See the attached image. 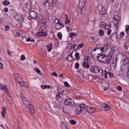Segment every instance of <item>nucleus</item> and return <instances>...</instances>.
<instances>
[{
  "mask_svg": "<svg viewBox=\"0 0 129 129\" xmlns=\"http://www.w3.org/2000/svg\"><path fill=\"white\" fill-rule=\"evenodd\" d=\"M98 61L105 64H110L112 61V51L110 52L109 54L107 56L105 54L103 56H99Z\"/></svg>",
  "mask_w": 129,
  "mask_h": 129,
  "instance_id": "f257e3e1",
  "label": "nucleus"
},
{
  "mask_svg": "<svg viewBox=\"0 0 129 129\" xmlns=\"http://www.w3.org/2000/svg\"><path fill=\"white\" fill-rule=\"evenodd\" d=\"M110 49L109 45H105L102 47L100 48H95L94 50L95 51V52L96 54H97L98 56H97V60H98L99 57H100V56H103L105 54V53H103L105 52H107V51H108Z\"/></svg>",
  "mask_w": 129,
  "mask_h": 129,
  "instance_id": "f03ea898",
  "label": "nucleus"
},
{
  "mask_svg": "<svg viewBox=\"0 0 129 129\" xmlns=\"http://www.w3.org/2000/svg\"><path fill=\"white\" fill-rule=\"evenodd\" d=\"M22 102L25 105V107H27V108L29 109L32 114H35V109H34V106H33V105L31 104V102L29 101L27 98L25 97H23Z\"/></svg>",
  "mask_w": 129,
  "mask_h": 129,
  "instance_id": "7ed1b4c3",
  "label": "nucleus"
},
{
  "mask_svg": "<svg viewBox=\"0 0 129 129\" xmlns=\"http://www.w3.org/2000/svg\"><path fill=\"white\" fill-rule=\"evenodd\" d=\"M84 108H85V104H77L75 110L76 114H80V113H81V112L84 110Z\"/></svg>",
  "mask_w": 129,
  "mask_h": 129,
  "instance_id": "20e7f679",
  "label": "nucleus"
},
{
  "mask_svg": "<svg viewBox=\"0 0 129 129\" xmlns=\"http://www.w3.org/2000/svg\"><path fill=\"white\" fill-rule=\"evenodd\" d=\"M24 18H25V16L22 15V14H17L15 16V19L16 21H17L18 22V25H20V28H22V27H23Z\"/></svg>",
  "mask_w": 129,
  "mask_h": 129,
  "instance_id": "39448f33",
  "label": "nucleus"
},
{
  "mask_svg": "<svg viewBox=\"0 0 129 129\" xmlns=\"http://www.w3.org/2000/svg\"><path fill=\"white\" fill-rule=\"evenodd\" d=\"M90 57L88 56H87L85 57L84 60L82 64L83 67H84L87 69H89V68H90V64H89V62H90Z\"/></svg>",
  "mask_w": 129,
  "mask_h": 129,
  "instance_id": "423d86ee",
  "label": "nucleus"
},
{
  "mask_svg": "<svg viewBox=\"0 0 129 129\" xmlns=\"http://www.w3.org/2000/svg\"><path fill=\"white\" fill-rule=\"evenodd\" d=\"M97 10L98 11L100 15H103L104 16H105V15H106V10H105V8H104V7H103V5H98Z\"/></svg>",
  "mask_w": 129,
  "mask_h": 129,
  "instance_id": "0eeeda50",
  "label": "nucleus"
},
{
  "mask_svg": "<svg viewBox=\"0 0 129 129\" xmlns=\"http://www.w3.org/2000/svg\"><path fill=\"white\" fill-rule=\"evenodd\" d=\"M28 19L29 20H31L32 19L38 20V14L35 11H31L29 14Z\"/></svg>",
  "mask_w": 129,
  "mask_h": 129,
  "instance_id": "6e6552de",
  "label": "nucleus"
},
{
  "mask_svg": "<svg viewBox=\"0 0 129 129\" xmlns=\"http://www.w3.org/2000/svg\"><path fill=\"white\" fill-rule=\"evenodd\" d=\"M55 25V28L56 30H60L64 27V25H62V23H61V22H60V20L56 19L54 22Z\"/></svg>",
  "mask_w": 129,
  "mask_h": 129,
  "instance_id": "1a4fd4ad",
  "label": "nucleus"
},
{
  "mask_svg": "<svg viewBox=\"0 0 129 129\" xmlns=\"http://www.w3.org/2000/svg\"><path fill=\"white\" fill-rule=\"evenodd\" d=\"M100 70V68L96 66H92L90 68V71L92 73H99Z\"/></svg>",
  "mask_w": 129,
  "mask_h": 129,
  "instance_id": "9d476101",
  "label": "nucleus"
},
{
  "mask_svg": "<svg viewBox=\"0 0 129 129\" xmlns=\"http://www.w3.org/2000/svg\"><path fill=\"white\" fill-rule=\"evenodd\" d=\"M102 75L105 77V78L107 79L109 76L110 78L112 77L113 74L110 72L106 71V70H102Z\"/></svg>",
  "mask_w": 129,
  "mask_h": 129,
  "instance_id": "9b49d317",
  "label": "nucleus"
},
{
  "mask_svg": "<svg viewBox=\"0 0 129 129\" xmlns=\"http://www.w3.org/2000/svg\"><path fill=\"white\" fill-rule=\"evenodd\" d=\"M85 111L88 112V113H93V112H95L96 111V109L94 108V107H91L89 106H87L85 108Z\"/></svg>",
  "mask_w": 129,
  "mask_h": 129,
  "instance_id": "f8f14e48",
  "label": "nucleus"
},
{
  "mask_svg": "<svg viewBox=\"0 0 129 129\" xmlns=\"http://www.w3.org/2000/svg\"><path fill=\"white\" fill-rule=\"evenodd\" d=\"M49 3V1H43L42 5L43 6V8H41V11H47V10H49L50 8H49V4H48V6H47V4Z\"/></svg>",
  "mask_w": 129,
  "mask_h": 129,
  "instance_id": "ddd939ff",
  "label": "nucleus"
},
{
  "mask_svg": "<svg viewBox=\"0 0 129 129\" xmlns=\"http://www.w3.org/2000/svg\"><path fill=\"white\" fill-rule=\"evenodd\" d=\"M14 79L18 82V83H19V84H20L23 80L22 77H21L20 75L18 74H14Z\"/></svg>",
  "mask_w": 129,
  "mask_h": 129,
  "instance_id": "4468645a",
  "label": "nucleus"
},
{
  "mask_svg": "<svg viewBox=\"0 0 129 129\" xmlns=\"http://www.w3.org/2000/svg\"><path fill=\"white\" fill-rule=\"evenodd\" d=\"M73 101L72 100V99L69 98L68 99H66L64 101V104L65 105H70L71 106H72L73 105Z\"/></svg>",
  "mask_w": 129,
  "mask_h": 129,
  "instance_id": "2eb2a0df",
  "label": "nucleus"
},
{
  "mask_svg": "<svg viewBox=\"0 0 129 129\" xmlns=\"http://www.w3.org/2000/svg\"><path fill=\"white\" fill-rule=\"evenodd\" d=\"M86 4V0H80L79 7L81 10H83Z\"/></svg>",
  "mask_w": 129,
  "mask_h": 129,
  "instance_id": "dca6fc26",
  "label": "nucleus"
},
{
  "mask_svg": "<svg viewBox=\"0 0 129 129\" xmlns=\"http://www.w3.org/2000/svg\"><path fill=\"white\" fill-rule=\"evenodd\" d=\"M0 89L1 90H4L5 93H8L9 92V89H8L6 85L4 84H0Z\"/></svg>",
  "mask_w": 129,
  "mask_h": 129,
  "instance_id": "f3484780",
  "label": "nucleus"
},
{
  "mask_svg": "<svg viewBox=\"0 0 129 129\" xmlns=\"http://www.w3.org/2000/svg\"><path fill=\"white\" fill-rule=\"evenodd\" d=\"M47 36V32L46 31L37 32L36 34V36L38 37H46Z\"/></svg>",
  "mask_w": 129,
  "mask_h": 129,
  "instance_id": "a211bd4d",
  "label": "nucleus"
},
{
  "mask_svg": "<svg viewBox=\"0 0 129 129\" xmlns=\"http://www.w3.org/2000/svg\"><path fill=\"white\" fill-rule=\"evenodd\" d=\"M123 59L124 60L123 62V65H129V57H126V56H123Z\"/></svg>",
  "mask_w": 129,
  "mask_h": 129,
  "instance_id": "6ab92c4d",
  "label": "nucleus"
},
{
  "mask_svg": "<svg viewBox=\"0 0 129 129\" xmlns=\"http://www.w3.org/2000/svg\"><path fill=\"white\" fill-rule=\"evenodd\" d=\"M2 117H4V118H5V117H6V113H7V110H8V109L7 108V107L4 106L2 108Z\"/></svg>",
  "mask_w": 129,
  "mask_h": 129,
  "instance_id": "aec40b11",
  "label": "nucleus"
},
{
  "mask_svg": "<svg viewBox=\"0 0 129 129\" xmlns=\"http://www.w3.org/2000/svg\"><path fill=\"white\" fill-rule=\"evenodd\" d=\"M103 107H104L105 110L106 111H108L109 109H110V107L108 105V104L105 103H103L102 104Z\"/></svg>",
  "mask_w": 129,
  "mask_h": 129,
  "instance_id": "412c9836",
  "label": "nucleus"
},
{
  "mask_svg": "<svg viewBox=\"0 0 129 129\" xmlns=\"http://www.w3.org/2000/svg\"><path fill=\"white\" fill-rule=\"evenodd\" d=\"M21 87H27L28 88H29V86L28 85V84L27 83V82L24 81L23 80H22L21 83L19 84Z\"/></svg>",
  "mask_w": 129,
  "mask_h": 129,
  "instance_id": "4be33fe9",
  "label": "nucleus"
},
{
  "mask_svg": "<svg viewBox=\"0 0 129 129\" xmlns=\"http://www.w3.org/2000/svg\"><path fill=\"white\" fill-rule=\"evenodd\" d=\"M117 18H118V16H116L114 17V21L113 22L114 25L115 26H117V25H118V23H119V21H118V19H117Z\"/></svg>",
  "mask_w": 129,
  "mask_h": 129,
  "instance_id": "5701e85b",
  "label": "nucleus"
},
{
  "mask_svg": "<svg viewBox=\"0 0 129 129\" xmlns=\"http://www.w3.org/2000/svg\"><path fill=\"white\" fill-rule=\"evenodd\" d=\"M60 126L62 129H68V127H67V124L64 122H62L60 123Z\"/></svg>",
  "mask_w": 129,
  "mask_h": 129,
  "instance_id": "b1692460",
  "label": "nucleus"
},
{
  "mask_svg": "<svg viewBox=\"0 0 129 129\" xmlns=\"http://www.w3.org/2000/svg\"><path fill=\"white\" fill-rule=\"evenodd\" d=\"M52 46L53 44L52 43H50L48 45L46 46L48 52L52 51V49H53Z\"/></svg>",
  "mask_w": 129,
  "mask_h": 129,
  "instance_id": "393cba45",
  "label": "nucleus"
},
{
  "mask_svg": "<svg viewBox=\"0 0 129 129\" xmlns=\"http://www.w3.org/2000/svg\"><path fill=\"white\" fill-rule=\"evenodd\" d=\"M66 16V21H65V24L66 25L70 24V19H69V18H68V16L67 15V14L65 15Z\"/></svg>",
  "mask_w": 129,
  "mask_h": 129,
  "instance_id": "a878e982",
  "label": "nucleus"
},
{
  "mask_svg": "<svg viewBox=\"0 0 129 129\" xmlns=\"http://www.w3.org/2000/svg\"><path fill=\"white\" fill-rule=\"evenodd\" d=\"M3 5H4V6H9V5H11V3L9 1L5 0L3 2Z\"/></svg>",
  "mask_w": 129,
  "mask_h": 129,
  "instance_id": "bb28decb",
  "label": "nucleus"
},
{
  "mask_svg": "<svg viewBox=\"0 0 129 129\" xmlns=\"http://www.w3.org/2000/svg\"><path fill=\"white\" fill-rule=\"evenodd\" d=\"M39 32H47V29L45 26H41L39 28Z\"/></svg>",
  "mask_w": 129,
  "mask_h": 129,
  "instance_id": "cd10ccee",
  "label": "nucleus"
},
{
  "mask_svg": "<svg viewBox=\"0 0 129 129\" xmlns=\"http://www.w3.org/2000/svg\"><path fill=\"white\" fill-rule=\"evenodd\" d=\"M49 3H48V8H51L52 6H53V4H54V0H49L48 1Z\"/></svg>",
  "mask_w": 129,
  "mask_h": 129,
  "instance_id": "c85d7f7f",
  "label": "nucleus"
},
{
  "mask_svg": "<svg viewBox=\"0 0 129 129\" xmlns=\"http://www.w3.org/2000/svg\"><path fill=\"white\" fill-rule=\"evenodd\" d=\"M77 36H78L77 33L72 32L70 34V38H73V37H77Z\"/></svg>",
  "mask_w": 129,
  "mask_h": 129,
  "instance_id": "c756f323",
  "label": "nucleus"
},
{
  "mask_svg": "<svg viewBox=\"0 0 129 129\" xmlns=\"http://www.w3.org/2000/svg\"><path fill=\"white\" fill-rule=\"evenodd\" d=\"M34 71L37 73V74H39V75H41V73L39 69H38V68H34Z\"/></svg>",
  "mask_w": 129,
  "mask_h": 129,
  "instance_id": "7c9ffc66",
  "label": "nucleus"
},
{
  "mask_svg": "<svg viewBox=\"0 0 129 129\" xmlns=\"http://www.w3.org/2000/svg\"><path fill=\"white\" fill-rule=\"evenodd\" d=\"M119 37L121 39H123V38L124 37V32H121L119 34Z\"/></svg>",
  "mask_w": 129,
  "mask_h": 129,
  "instance_id": "2f4dec72",
  "label": "nucleus"
},
{
  "mask_svg": "<svg viewBox=\"0 0 129 129\" xmlns=\"http://www.w3.org/2000/svg\"><path fill=\"white\" fill-rule=\"evenodd\" d=\"M123 47L124 50H127L128 49V44H127V42H124L123 43Z\"/></svg>",
  "mask_w": 129,
  "mask_h": 129,
  "instance_id": "473e14b6",
  "label": "nucleus"
},
{
  "mask_svg": "<svg viewBox=\"0 0 129 129\" xmlns=\"http://www.w3.org/2000/svg\"><path fill=\"white\" fill-rule=\"evenodd\" d=\"M72 48H73L75 51H76V50H78L79 48L78 45L76 44H72Z\"/></svg>",
  "mask_w": 129,
  "mask_h": 129,
  "instance_id": "72a5a7b5",
  "label": "nucleus"
},
{
  "mask_svg": "<svg viewBox=\"0 0 129 129\" xmlns=\"http://www.w3.org/2000/svg\"><path fill=\"white\" fill-rule=\"evenodd\" d=\"M80 53H79V52H76V53L75 54V56L77 60H80Z\"/></svg>",
  "mask_w": 129,
  "mask_h": 129,
  "instance_id": "f704fd0d",
  "label": "nucleus"
},
{
  "mask_svg": "<svg viewBox=\"0 0 129 129\" xmlns=\"http://www.w3.org/2000/svg\"><path fill=\"white\" fill-rule=\"evenodd\" d=\"M125 32L127 35H129V25H127L125 27Z\"/></svg>",
  "mask_w": 129,
  "mask_h": 129,
  "instance_id": "c9c22d12",
  "label": "nucleus"
},
{
  "mask_svg": "<svg viewBox=\"0 0 129 129\" xmlns=\"http://www.w3.org/2000/svg\"><path fill=\"white\" fill-rule=\"evenodd\" d=\"M105 26H106L105 22H101L100 24V27H101V28H105Z\"/></svg>",
  "mask_w": 129,
  "mask_h": 129,
  "instance_id": "e433bc0d",
  "label": "nucleus"
},
{
  "mask_svg": "<svg viewBox=\"0 0 129 129\" xmlns=\"http://www.w3.org/2000/svg\"><path fill=\"white\" fill-rule=\"evenodd\" d=\"M103 87H104V90H107V89H108V88L109 87V86L108 85V84L105 83Z\"/></svg>",
  "mask_w": 129,
  "mask_h": 129,
  "instance_id": "4c0bfd02",
  "label": "nucleus"
},
{
  "mask_svg": "<svg viewBox=\"0 0 129 129\" xmlns=\"http://www.w3.org/2000/svg\"><path fill=\"white\" fill-rule=\"evenodd\" d=\"M99 34L100 36H103V35H104V32H103V30H99Z\"/></svg>",
  "mask_w": 129,
  "mask_h": 129,
  "instance_id": "58836bf2",
  "label": "nucleus"
},
{
  "mask_svg": "<svg viewBox=\"0 0 129 129\" xmlns=\"http://www.w3.org/2000/svg\"><path fill=\"white\" fill-rule=\"evenodd\" d=\"M57 37H58L59 40H62V33H61V32H59L57 34Z\"/></svg>",
  "mask_w": 129,
  "mask_h": 129,
  "instance_id": "ea45409f",
  "label": "nucleus"
},
{
  "mask_svg": "<svg viewBox=\"0 0 129 129\" xmlns=\"http://www.w3.org/2000/svg\"><path fill=\"white\" fill-rule=\"evenodd\" d=\"M20 59L21 60V61H24V60H25L26 59V56H25V55L22 54L21 56Z\"/></svg>",
  "mask_w": 129,
  "mask_h": 129,
  "instance_id": "a19ab883",
  "label": "nucleus"
},
{
  "mask_svg": "<svg viewBox=\"0 0 129 129\" xmlns=\"http://www.w3.org/2000/svg\"><path fill=\"white\" fill-rule=\"evenodd\" d=\"M111 28V26L110 25H106L105 26V30H110V28Z\"/></svg>",
  "mask_w": 129,
  "mask_h": 129,
  "instance_id": "79ce46f5",
  "label": "nucleus"
},
{
  "mask_svg": "<svg viewBox=\"0 0 129 129\" xmlns=\"http://www.w3.org/2000/svg\"><path fill=\"white\" fill-rule=\"evenodd\" d=\"M70 122H71V123L72 124H76V122H77V121L74 120H71L70 121Z\"/></svg>",
  "mask_w": 129,
  "mask_h": 129,
  "instance_id": "37998d69",
  "label": "nucleus"
},
{
  "mask_svg": "<svg viewBox=\"0 0 129 129\" xmlns=\"http://www.w3.org/2000/svg\"><path fill=\"white\" fill-rule=\"evenodd\" d=\"M75 67L76 69H79V63L76 62Z\"/></svg>",
  "mask_w": 129,
  "mask_h": 129,
  "instance_id": "c03bdc74",
  "label": "nucleus"
},
{
  "mask_svg": "<svg viewBox=\"0 0 129 129\" xmlns=\"http://www.w3.org/2000/svg\"><path fill=\"white\" fill-rule=\"evenodd\" d=\"M51 75H52V76H55V77H58V74H57L55 72L52 73Z\"/></svg>",
  "mask_w": 129,
  "mask_h": 129,
  "instance_id": "a18cd8bd",
  "label": "nucleus"
},
{
  "mask_svg": "<svg viewBox=\"0 0 129 129\" xmlns=\"http://www.w3.org/2000/svg\"><path fill=\"white\" fill-rule=\"evenodd\" d=\"M64 84L66 87H70V85H69V83H68V82H65Z\"/></svg>",
  "mask_w": 129,
  "mask_h": 129,
  "instance_id": "49530a36",
  "label": "nucleus"
},
{
  "mask_svg": "<svg viewBox=\"0 0 129 129\" xmlns=\"http://www.w3.org/2000/svg\"><path fill=\"white\" fill-rule=\"evenodd\" d=\"M14 35L16 37H20V33H19L18 32H14Z\"/></svg>",
  "mask_w": 129,
  "mask_h": 129,
  "instance_id": "de8ad7c7",
  "label": "nucleus"
},
{
  "mask_svg": "<svg viewBox=\"0 0 129 129\" xmlns=\"http://www.w3.org/2000/svg\"><path fill=\"white\" fill-rule=\"evenodd\" d=\"M41 87L42 89H46V88H47V85H42Z\"/></svg>",
  "mask_w": 129,
  "mask_h": 129,
  "instance_id": "09e8293b",
  "label": "nucleus"
},
{
  "mask_svg": "<svg viewBox=\"0 0 129 129\" xmlns=\"http://www.w3.org/2000/svg\"><path fill=\"white\" fill-rule=\"evenodd\" d=\"M117 89L119 91H121L122 90V88L121 87H120V86H118L117 87Z\"/></svg>",
  "mask_w": 129,
  "mask_h": 129,
  "instance_id": "8fccbe9b",
  "label": "nucleus"
},
{
  "mask_svg": "<svg viewBox=\"0 0 129 129\" xmlns=\"http://www.w3.org/2000/svg\"><path fill=\"white\" fill-rule=\"evenodd\" d=\"M10 29H11V28L10 27V26L9 25H7L5 27L6 31H10Z\"/></svg>",
  "mask_w": 129,
  "mask_h": 129,
  "instance_id": "3c124183",
  "label": "nucleus"
},
{
  "mask_svg": "<svg viewBox=\"0 0 129 129\" xmlns=\"http://www.w3.org/2000/svg\"><path fill=\"white\" fill-rule=\"evenodd\" d=\"M61 96V94H58L57 95H56V98L57 99H60Z\"/></svg>",
  "mask_w": 129,
  "mask_h": 129,
  "instance_id": "603ef678",
  "label": "nucleus"
},
{
  "mask_svg": "<svg viewBox=\"0 0 129 129\" xmlns=\"http://www.w3.org/2000/svg\"><path fill=\"white\" fill-rule=\"evenodd\" d=\"M79 48H83V47H84V45L83 44V43L79 44Z\"/></svg>",
  "mask_w": 129,
  "mask_h": 129,
  "instance_id": "864d4df0",
  "label": "nucleus"
},
{
  "mask_svg": "<svg viewBox=\"0 0 129 129\" xmlns=\"http://www.w3.org/2000/svg\"><path fill=\"white\" fill-rule=\"evenodd\" d=\"M117 61V58L115 59V60H113L112 62V64H114L115 66L116 65V61Z\"/></svg>",
  "mask_w": 129,
  "mask_h": 129,
  "instance_id": "5fc2aeb1",
  "label": "nucleus"
},
{
  "mask_svg": "<svg viewBox=\"0 0 129 129\" xmlns=\"http://www.w3.org/2000/svg\"><path fill=\"white\" fill-rule=\"evenodd\" d=\"M4 11L5 13H8V12H9V8H5L4 9Z\"/></svg>",
  "mask_w": 129,
  "mask_h": 129,
  "instance_id": "6e6d98bb",
  "label": "nucleus"
},
{
  "mask_svg": "<svg viewBox=\"0 0 129 129\" xmlns=\"http://www.w3.org/2000/svg\"><path fill=\"white\" fill-rule=\"evenodd\" d=\"M62 111L64 112V113H68V111H66V108H63Z\"/></svg>",
  "mask_w": 129,
  "mask_h": 129,
  "instance_id": "4d7b16f0",
  "label": "nucleus"
},
{
  "mask_svg": "<svg viewBox=\"0 0 129 129\" xmlns=\"http://www.w3.org/2000/svg\"><path fill=\"white\" fill-rule=\"evenodd\" d=\"M7 53L9 55H10V56H12V53H13V52L8 50H7Z\"/></svg>",
  "mask_w": 129,
  "mask_h": 129,
  "instance_id": "13d9d810",
  "label": "nucleus"
},
{
  "mask_svg": "<svg viewBox=\"0 0 129 129\" xmlns=\"http://www.w3.org/2000/svg\"><path fill=\"white\" fill-rule=\"evenodd\" d=\"M107 35H110L111 34V30L109 29L107 32Z\"/></svg>",
  "mask_w": 129,
  "mask_h": 129,
  "instance_id": "bf43d9fd",
  "label": "nucleus"
},
{
  "mask_svg": "<svg viewBox=\"0 0 129 129\" xmlns=\"http://www.w3.org/2000/svg\"><path fill=\"white\" fill-rule=\"evenodd\" d=\"M3 63L0 62V68H1V69H3Z\"/></svg>",
  "mask_w": 129,
  "mask_h": 129,
  "instance_id": "052dcab7",
  "label": "nucleus"
},
{
  "mask_svg": "<svg viewBox=\"0 0 129 129\" xmlns=\"http://www.w3.org/2000/svg\"><path fill=\"white\" fill-rule=\"evenodd\" d=\"M27 42H31V38H28L26 39Z\"/></svg>",
  "mask_w": 129,
  "mask_h": 129,
  "instance_id": "680f3d73",
  "label": "nucleus"
},
{
  "mask_svg": "<svg viewBox=\"0 0 129 129\" xmlns=\"http://www.w3.org/2000/svg\"><path fill=\"white\" fill-rule=\"evenodd\" d=\"M6 93L7 94V95L9 97H10V96H11V94H10L9 91H8V93Z\"/></svg>",
  "mask_w": 129,
  "mask_h": 129,
  "instance_id": "e2e57ef3",
  "label": "nucleus"
},
{
  "mask_svg": "<svg viewBox=\"0 0 129 129\" xmlns=\"http://www.w3.org/2000/svg\"><path fill=\"white\" fill-rule=\"evenodd\" d=\"M0 129H5V127L3 125H0Z\"/></svg>",
  "mask_w": 129,
  "mask_h": 129,
  "instance_id": "0e129e2a",
  "label": "nucleus"
},
{
  "mask_svg": "<svg viewBox=\"0 0 129 129\" xmlns=\"http://www.w3.org/2000/svg\"><path fill=\"white\" fill-rule=\"evenodd\" d=\"M46 88L50 89L51 88V86L46 85Z\"/></svg>",
  "mask_w": 129,
  "mask_h": 129,
  "instance_id": "69168bd1",
  "label": "nucleus"
},
{
  "mask_svg": "<svg viewBox=\"0 0 129 129\" xmlns=\"http://www.w3.org/2000/svg\"><path fill=\"white\" fill-rule=\"evenodd\" d=\"M91 40H92V41H93V40H95V37H92L91 38Z\"/></svg>",
  "mask_w": 129,
  "mask_h": 129,
  "instance_id": "338daca9",
  "label": "nucleus"
},
{
  "mask_svg": "<svg viewBox=\"0 0 129 129\" xmlns=\"http://www.w3.org/2000/svg\"><path fill=\"white\" fill-rule=\"evenodd\" d=\"M96 78H97L96 76H94L92 78V79L95 80V79H96Z\"/></svg>",
  "mask_w": 129,
  "mask_h": 129,
  "instance_id": "774afa93",
  "label": "nucleus"
}]
</instances>
